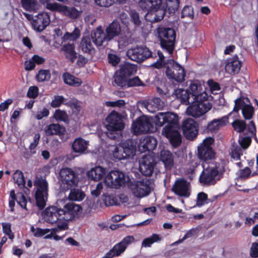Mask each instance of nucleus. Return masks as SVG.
<instances>
[{
	"label": "nucleus",
	"mask_w": 258,
	"mask_h": 258,
	"mask_svg": "<svg viewBox=\"0 0 258 258\" xmlns=\"http://www.w3.org/2000/svg\"><path fill=\"white\" fill-rule=\"evenodd\" d=\"M51 77L49 70H40L36 75V79L39 82L48 81Z\"/></svg>",
	"instance_id": "49530a36"
},
{
	"label": "nucleus",
	"mask_w": 258,
	"mask_h": 258,
	"mask_svg": "<svg viewBox=\"0 0 258 258\" xmlns=\"http://www.w3.org/2000/svg\"><path fill=\"white\" fill-rule=\"evenodd\" d=\"M154 122L158 128L166 123L167 124L164 128L168 127L169 130L179 128L178 115L170 112H158L154 118Z\"/></svg>",
	"instance_id": "1a4fd4ad"
},
{
	"label": "nucleus",
	"mask_w": 258,
	"mask_h": 258,
	"mask_svg": "<svg viewBox=\"0 0 258 258\" xmlns=\"http://www.w3.org/2000/svg\"><path fill=\"white\" fill-rule=\"evenodd\" d=\"M127 57L133 61L141 63L149 58H156L157 55L153 53L146 46H137L129 49L126 52Z\"/></svg>",
	"instance_id": "9b49d317"
},
{
	"label": "nucleus",
	"mask_w": 258,
	"mask_h": 258,
	"mask_svg": "<svg viewBox=\"0 0 258 258\" xmlns=\"http://www.w3.org/2000/svg\"><path fill=\"white\" fill-rule=\"evenodd\" d=\"M146 84L140 79L138 76L134 77L132 78H128L125 82L121 83L117 87L120 88H128L134 87L145 86Z\"/></svg>",
	"instance_id": "f704fd0d"
},
{
	"label": "nucleus",
	"mask_w": 258,
	"mask_h": 258,
	"mask_svg": "<svg viewBox=\"0 0 258 258\" xmlns=\"http://www.w3.org/2000/svg\"><path fill=\"white\" fill-rule=\"evenodd\" d=\"M44 132L47 136L53 135L61 136L64 135L66 130L63 125L58 123H51L45 127Z\"/></svg>",
	"instance_id": "c85d7f7f"
},
{
	"label": "nucleus",
	"mask_w": 258,
	"mask_h": 258,
	"mask_svg": "<svg viewBox=\"0 0 258 258\" xmlns=\"http://www.w3.org/2000/svg\"><path fill=\"white\" fill-rule=\"evenodd\" d=\"M135 241V238L133 236L128 235L124 237L119 242L123 245L125 246L126 249L128 245L134 243Z\"/></svg>",
	"instance_id": "69168bd1"
},
{
	"label": "nucleus",
	"mask_w": 258,
	"mask_h": 258,
	"mask_svg": "<svg viewBox=\"0 0 258 258\" xmlns=\"http://www.w3.org/2000/svg\"><path fill=\"white\" fill-rule=\"evenodd\" d=\"M62 78L65 84L74 87H79L82 84L81 79L76 77L69 73H64Z\"/></svg>",
	"instance_id": "4c0bfd02"
},
{
	"label": "nucleus",
	"mask_w": 258,
	"mask_h": 258,
	"mask_svg": "<svg viewBox=\"0 0 258 258\" xmlns=\"http://www.w3.org/2000/svg\"><path fill=\"white\" fill-rule=\"evenodd\" d=\"M60 212L62 213L63 222L61 224L51 229V235H53L56 232L59 231L65 230L68 229L67 222L72 221L75 218H78L82 211V207L73 202H69L61 209Z\"/></svg>",
	"instance_id": "20e7f679"
},
{
	"label": "nucleus",
	"mask_w": 258,
	"mask_h": 258,
	"mask_svg": "<svg viewBox=\"0 0 258 258\" xmlns=\"http://www.w3.org/2000/svg\"><path fill=\"white\" fill-rule=\"evenodd\" d=\"M71 190L69 195V198L71 201H81L83 200L85 197V193L81 189L75 188L74 187L70 189Z\"/></svg>",
	"instance_id": "ea45409f"
},
{
	"label": "nucleus",
	"mask_w": 258,
	"mask_h": 258,
	"mask_svg": "<svg viewBox=\"0 0 258 258\" xmlns=\"http://www.w3.org/2000/svg\"><path fill=\"white\" fill-rule=\"evenodd\" d=\"M125 246H123L120 242L115 244L113 247L107 252L111 258L120 255L125 250Z\"/></svg>",
	"instance_id": "79ce46f5"
},
{
	"label": "nucleus",
	"mask_w": 258,
	"mask_h": 258,
	"mask_svg": "<svg viewBox=\"0 0 258 258\" xmlns=\"http://www.w3.org/2000/svg\"><path fill=\"white\" fill-rule=\"evenodd\" d=\"M31 231L34 232V235L35 237H41L48 233L50 230L49 229H41L37 228L36 229L33 227H31Z\"/></svg>",
	"instance_id": "680f3d73"
},
{
	"label": "nucleus",
	"mask_w": 258,
	"mask_h": 258,
	"mask_svg": "<svg viewBox=\"0 0 258 258\" xmlns=\"http://www.w3.org/2000/svg\"><path fill=\"white\" fill-rule=\"evenodd\" d=\"M172 95H174L176 98H179L181 100V102L186 105L190 104L191 103L195 101L194 98L191 97L188 90H184L183 89H174Z\"/></svg>",
	"instance_id": "bb28decb"
},
{
	"label": "nucleus",
	"mask_w": 258,
	"mask_h": 258,
	"mask_svg": "<svg viewBox=\"0 0 258 258\" xmlns=\"http://www.w3.org/2000/svg\"><path fill=\"white\" fill-rule=\"evenodd\" d=\"M228 119V116H224L219 118L213 119L206 126H204L203 132L205 133H216L221 127L227 124Z\"/></svg>",
	"instance_id": "4be33fe9"
},
{
	"label": "nucleus",
	"mask_w": 258,
	"mask_h": 258,
	"mask_svg": "<svg viewBox=\"0 0 258 258\" xmlns=\"http://www.w3.org/2000/svg\"><path fill=\"white\" fill-rule=\"evenodd\" d=\"M251 136L242 137L239 138L238 142L242 149H246L250 145L251 143Z\"/></svg>",
	"instance_id": "6e6d98bb"
},
{
	"label": "nucleus",
	"mask_w": 258,
	"mask_h": 258,
	"mask_svg": "<svg viewBox=\"0 0 258 258\" xmlns=\"http://www.w3.org/2000/svg\"><path fill=\"white\" fill-rule=\"evenodd\" d=\"M225 172L223 163H216L214 167L204 168L200 177L199 181L204 185H214L217 180H220Z\"/></svg>",
	"instance_id": "7ed1b4c3"
},
{
	"label": "nucleus",
	"mask_w": 258,
	"mask_h": 258,
	"mask_svg": "<svg viewBox=\"0 0 258 258\" xmlns=\"http://www.w3.org/2000/svg\"><path fill=\"white\" fill-rule=\"evenodd\" d=\"M60 13L72 19H76L80 16L79 12L75 8L66 6L61 7Z\"/></svg>",
	"instance_id": "58836bf2"
},
{
	"label": "nucleus",
	"mask_w": 258,
	"mask_h": 258,
	"mask_svg": "<svg viewBox=\"0 0 258 258\" xmlns=\"http://www.w3.org/2000/svg\"><path fill=\"white\" fill-rule=\"evenodd\" d=\"M242 154V151L240 147H236L232 151L231 156L232 158L238 160L240 159V157Z\"/></svg>",
	"instance_id": "338daca9"
},
{
	"label": "nucleus",
	"mask_w": 258,
	"mask_h": 258,
	"mask_svg": "<svg viewBox=\"0 0 258 258\" xmlns=\"http://www.w3.org/2000/svg\"><path fill=\"white\" fill-rule=\"evenodd\" d=\"M207 100V99L202 98L201 101L195 100L194 102L191 103V105L187 108V113L195 117H198L207 112L211 109L212 106L209 102H204Z\"/></svg>",
	"instance_id": "dca6fc26"
},
{
	"label": "nucleus",
	"mask_w": 258,
	"mask_h": 258,
	"mask_svg": "<svg viewBox=\"0 0 258 258\" xmlns=\"http://www.w3.org/2000/svg\"><path fill=\"white\" fill-rule=\"evenodd\" d=\"M194 16V13L193 8L191 6H185L182 11L181 14V17L182 18L185 17H189L190 18H193Z\"/></svg>",
	"instance_id": "5fc2aeb1"
},
{
	"label": "nucleus",
	"mask_w": 258,
	"mask_h": 258,
	"mask_svg": "<svg viewBox=\"0 0 258 258\" xmlns=\"http://www.w3.org/2000/svg\"><path fill=\"white\" fill-rule=\"evenodd\" d=\"M106 121L107 122L106 124V128L107 130V136L112 140L117 139L118 137L117 132L121 131L125 127L123 116L113 110L108 115Z\"/></svg>",
	"instance_id": "39448f33"
},
{
	"label": "nucleus",
	"mask_w": 258,
	"mask_h": 258,
	"mask_svg": "<svg viewBox=\"0 0 258 258\" xmlns=\"http://www.w3.org/2000/svg\"><path fill=\"white\" fill-rule=\"evenodd\" d=\"M50 22V16L46 12H42L35 16L32 22L34 30L40 32L43 31Z\"/></svg>",
	"instance_id": "6ab92c4d"
},
{
	"label": "nucleus",
	"mask_w": 258,
	"mask_h": 258,
	"mask_svg": "<svg viewBox=\"0 0 258 258\" xmlns=\"http://www.w3.org/2000/svg\"><path fill=\"white\" fill-rule=\"evenodd\" d=\"M60 188L66 191L73 187L77 186L79 181V174L73 169L65 167L60 169L59 172Z\"/></svg>",
	"instance_id": "0eeeda50"
},
{
	"label": "nucleus",
	"mask_w": 258,
	"mask_h": 258,
	"mask_svg": "<svg viewBox=\"0 0 258 258\" xmlns=\"http://www.w3.org/2000/svg\"><path fill=\"white\" fill-rule=\"evenodd\" d=\"M61 208H58L56 206H51L45 209L44 212V218L47 223L51 224L57 223L61 224L63 222V217Z\"/></svg>",
	"instance_id": "a211bd4d"
},
{
	"label": "nucleus",
	"mask_w": 258,
	"mask_h": 258,
	"mask_svg": "<svg viewBox=\"0 0 258 258\" xmlns=\"http://www.w3.org/2000/svg\"><path fill=\"white\" fill-rule=\"evenodd\" d=\"M88 143L83 138L76 139L72 144L73 151L75 153H83L87 148Z\"/></svg>",
	"instance_id": "e433bc0d"
},
{
	"label": "nucleus",
	"mask_w": 258,
	"mask_h": 258,
	"mask_svg": "<svg viewBox=\"0 0 258 258\" xmlns=\"http://www.w3.org/2000/svg\"><path fill=\"white\" fill-rule=\"evenodd\" d=\"M234 129L238 133L243 132L246 128V124L244 120H236L232 123Z\"/></svg>",
	"instance_id": "3c124183"
},
{
	"label": "nucleus",
	"mask_w": 258,
	"mask_h": 258,
	"mask_svg": "<svg viewBox=\"0 0 258 258\" xmlns=\"http://www.w3.org/2000/svg\"><path fill=\"white\" fill-rule=\"evenodd\" d=\"M225 67V71L230 74L235 75L239 73L241 67V62L237 55L227 60Z\"/></svg>",
	"instance_id": "393cba45"
},
{
	"label": "nucleus",
	"mask_w": 258,
	"mask_h": 258,
	"mask_svg": "<svg viewBox=\"0 0 258 258\" xmlns=\"http://www.w3.org/2000/svg\"><path fill=\"white\" fill-rule=\"evenodd\" d=\"M154 125V119L147 116L142 115L133 121L131 128L133 133L136 135L151 133L155 132L158 128L156 125L155 127Z\"/></svg>",
	"instance_id": "423d86ee"
},
{
	"label": "nucleus",
	"mask_w": 258,
	"mask_h": 258,
	"mask_svg": "<svg viewBox=\"0 0 258 258\" xmlns=\"http://www.w3.org/2000/svg\"><path fill=\"white\" fill-rule=\"evenodd\" d=\"M189 187V183L184 178H180L176 180L172 187V191L179 197H188L190 195Z\"/></svg>",
	"instance_id": "412c9836"
},
{
	"label": "nucleus",
	"mask_w": 258,
	"mask_h": 258,
	"mask_svg": "<svg viewBox=\"0 0 258 258\" xmlns=\"http://www.w3.org/2000/svg\"><path fill=\"white\" fill-rule=\"evenodd\" d=\"M160 240L159 236L157 234H153L151 237L144 239L142 242V246L146 247H150L151 245Z\"/></svg>",
	"instance_id": "8fccbe9b"
},
{
	"label": "nucleus",
	"mask_w": 258,
	"mask_h": 258,
	"mask_svg": "<svg viewBox=\"0 0 258 258\" xmlns=\"http://www.w3.org/2000/svg\"><path fill=\"white\" fill-rule=\"evenodd\" d=\"M107 41H110L116 36H118L120 33V26L117 21H113L106 28Z\"/></svg>",
	"instance_id": "2f4dec72"
},
{
	"label": "nucleus",
	"mask_w": 258,
	"mask_h": 258,
	"mask_svg": "<svg viewBox=\"0 0 258 258\" xmlns=\"http://www.w3.org/2000/svg\"><path fill=\"white\" fill-rule=\"evenodd\" d=\"M164 5L167 8L168 11L170 14H174L179 7V1L166 0Z\"/></svg>",
	"instance_id": "a18cd8bd"
},
{
	"label": "nucleus",
	"mask_w": 258,
	"mask_h": 258,
	"mask_svg": "<svg viewBox=\"0 0 258 258\" xmlns=\"http://www.w3.org/2000/svg\"><path fill=\"white\" fill-rule=\"evenodd\" d=\"M38 88L37 86H33L29 87L27 96L29 98L34 99L38 95Z\"/></svg>",
	"instance_id": "e2e57ef3"
},
{
	"label": "nucleus",
	"mask_w": 258,
	"mask_h": 258,
	"mask_svg": "<svg viewBox=\"0 0 258 258\" xmlns=\"http://www.w3.org/2000/svg\"><path fill=\"white\" fill-rule=\"evenodd\" d=\"M13 178L19 187L23 188L25 186V179L23 172L17 170L14 174Z\"/></svg>",
	"instance_id": "de8ad7c7"
},
{
	"label": "nucleus",
	"mask_w": 258,
	"mask_h": 258,
	"mask_svg": "<svg viewBox=\"0 0 258 258\" xmlns=\"http://www.w3.org/2000/svg\"><path fill=\"white\" fill-rule=\"evenodd\" d=\"M34 185L36 188L35 194L36 204L40 210H42L45 207L47 199L48 183L46 179L37 177L34 180Z\"/></svg>",
	"instance_id": "6e6552de"
},
{
	"label": "nucleus",
	"mask_w": 258,
	"mask_h": 258,
	"mask_svg": "<svg viewBox=\"0 0 258 258\" xmlns=\"http://www.w3.org/2000/svg\"><path fill=\"white\" fill-rule=\"evenodd\" d=\"M61 51L63 52L65 58L71 63H74L78 57L77 53L75 51L74 43H67L61 48Z\"/></svg>",
	"instance_id": "cd10ccee"
},
{
	"label": "nucleus",
	"mask_w": 258,
	"mask_h": 258,
	"mask_svg": "<svg viewBox=\"0 0 258 258\" xmlns=\"http://www.w3.org/2000/svg\"><path fill=\"white\" fill-rule=\"evenodd\" d=\"M144 106L151 113L162 109L164 105V102L159 97H155L150 100H145L143 102Z\"/></svg>",
	"instance_id": "a878e982"
},
{
	"label": "nucleus",
	"mask_w": 258,
	"mask_h": 258,
	"mask_svg": "<svg viewBox=\"0 0 258 258\" xmlns=\"http://www.w3.org/2000/svg\"><path fill=\"white\" fill-rule=\"evenodd\" d=\"M80 47L83 53H86L91 57L95 53V49L93 47L91 40L89 37H84L82 38L80 42Z\"/></svg>",
	"instance_id": "473e14b6"
},
{
	"label": "nucleus",
	"mask_w": 258,
	"mask_h": 258,
	"mask_svg": "<svg viewBox=\"0 0 258 258\" xmlns=\"http://www.w3.org/2000/svg\"><path fill=\"white\" fill-rule=\"evenodd\" d=\"M151 183L148 179H143L142 180L137 181L135 186L133 189V193L139 198L148 196L151 192Z\"/></svg>",
	"instance_id": "aec40b11"
},
{
	"label": "nucleus",
	"mask_w": 258,
	"mask_h": 258,
	"mask_svg": "<svg viewBox=\"0 0 258 258\" xmlns=\"http://www.w3.org/2000/svg\"><path fill=\"white\" fill-rule=\"evenodd\" d=\"M250 255L251 257H258V242H254L251 244L250 250Z\"/></svg>",
	"instance_id": "774afa93"
},
{
	"label": "nucleus",
	"mask_w": 258,
	"mask_h": 258,
	"mask_svg": "<svg viewBox=\"0 0 258 258\" xmlns=\"http://www.w3.org/2000/svg\"><path fill=\"white\" fill-rule=\"evenodd\" d=\"M167 10L168 9L163 5L162 0H156L153 8L146 14V19L151 23L160 22L164 18Z\"/></svg>",
	"instance_id": "2eb2a0df"
},
{
	"label": "nucleus",
	"mask_w": 258,
	"mask_h": 258,
	"mask_svg": "<svg viewBox=\"0 0 258 258\" xmlns=\"http://www.w3.org/2000/svg\"><path fill=\"white\" fill-rule=\"evenodd\" d=\"M178 128L169 130L168 127L163 128L162 134L169 139L170 143L174 147L178 146L181 143V135L178 131Z\"/></svg>",
	"instance_id": "b1692460"
},
{
	"label": "nucleus",
	"mask_w": 258,
	"mask_h": 258,
	"mask_svg": "<svg viewBox=\"0 0 258 258\" xmlns=\"http://www.w3.org/2000/svg\"><path fill=\"white\" fill-rule=\"evenodd\" d=\"M181 128L183 136L187 140L193 141L198 135L199 125L193 119H185L182 122Z\"/></svg>",
	"instance_id": "f3484780"
},
{
	"label": "nucleus",
	"mask_w": 258,
	"mask_h": 258,
	"mask_svg": "<svg viewBox=\"0 0 258 258\" xmlns=\"http://www.w3.org/2000/svg\"><path fill=\"white\" fill-rule=\"evenodd\" d=\"M168 62L167 70H165L167 78L179 83L184 81L186 75L185 69L173 59H169Z\"/></svg>",
	"instance_id": "f8f14e48"
},
{
	"label": "nucleus",
	"mask_w": 258,
	"mask_h": 258,
	"mask_svg": "<svg viewBox=\"0 0 258 258\" xmlns=\"http://www.w3.org/2000/svg\"><path fill=\"white\" fill-rule=\"evenodd\" d=\"M125 151L128 157L133 156L136 152V143L133 139H127L122 143L121 147Z\"/></svg>",
	"instance_id": "c9c22d12"
},
{
	"label": "nucleus",
	"mask_w": 258,
	"mask_h": 258,
	"mask_svg": "<svg viewBox=\"0 0 258 258\" xmlns=\"http://www.w3.org/2000/svg\"><path fill=\"white\" fill-rule=\"evenodd\" d=\"M208 200V195L204 192L198 194L197 199L196 205L198 207H201L204 205L205 202Z\"/></svg>",
	"instance_id": "052dcab7"
},
{
	"label": "nucleus",
	"mask_w": 258,
	"mask_h": 258,
	"mask_svg": "<svg viewBox=\"0 0 258 258\" xmlns=\"http://www.w3.org/2000/svg\"><path fill=\"white\" fill-rule=\"evenodd\" d=\"M113 158L114 160H121L128 157V156L121 147H115L113 151Z\"/></svg>",
	"instance_id": "09e8293b"
},
{
	"label": "nucleus",
	"mask_w": 258,
	"mask_h": 258,
	"mask_svg": "<svg viewBox=\"0 0 258 258\" xmlns=\"http://www.w3.org/2000/svg\"><path fill=\"white\" fill-rule=\"evenodd\" d=\"M105 168L96 166L91 169L87 173L89 178L94 181H98L104 177V182L108 186L114 188H119L126 182L125 174L118 170H111L105 177Z\"/></svg>",
	"instance_id": "f257e3e1"
},
{
	"label": "nucleus",
	"mask_w": 258,
	"mask_h": 258,
	"mask_svg": "<svg viewBox=\"0 0 258 258\" xmlns=\"http://www.w3.org/2000/svg\"><path fill=\"white\" fill-rule=\"evenodd\" d=\"M234 102L235 105L233 111L230 112L228 116H230L232 114H234V116H236L239 110L241 109L242 115L245 119H250L252 118L254 113V108L251 104H246L244 99L241 97L235 99Z\"/></svg>",
	"instance_id": "4468645a"
},
{
	"label": "nucleus",
	"mask_w": 258,
	"mask_h": 258,
	"mask_svg": "<svg viewBox=\"0 0 258 258\" xmlns=\"http://www.w3.org/2000/svg\"><path fill=\"white\" fill-rule=\"evenodd\" d=\"M156 3V0H140L139 2V6L142 10L150 12V10L154 7Z\"/></svg>",
	"instance_id": "c03bdc74"
},
{
	"label": "nucleus",
	"mask_w": 258,
	"mask_h": 258,
	"mask_svg": "<svg viewBox=\"0 0 258 258\" xmlns=\"http://www.w3.org/2000/svg\"><path fill=\"white\" fill-rule=\"evenodd\" d=\"M160 159L164 163L166 169L170 170L174 167V156L169 151H162L160 154Z\"/></svg>",
	"instance_id": "72a5a7b5"
},
{
	"label": "nucleus",
	"mask_w": 258,
	"mask_h": 258,
	"mask_svg": "<svg viewBox=\"0 0 258 258\" xmlns=\"http://www.w3.org/2000/svg\"><path fill=\"white\" fill-rule=\"evenodd\" d=\"M214 143V139L212 137L206 138L198 146V157L203 162H207L215 158V152L211 147Z\"/></svg>",
	"instance_id": "ddd939ff"
},
{
	"label": "nucleus",
	"mask_w": 258,
	"mask_h": 258,
	"mask_svg": "<svg viewBox=\"0 0 258 258\" xmlns=\"http://www.w3.org/2000/svg\"><path fill=\"white\" fill-rule=\"evenodd\" d=\"M49 114V110L47 108L44 107L42 110H39L37 112L35 116V118L37 120H40L43 117H47Z\"/></svg>",
	"instance_id": "0e129e2a"
},
{
	"label": "nucleus",
	"mask_w": 258,
	"mask_h": 258,
	"mask_svg": "<svg viewBox=\"0 0 258 258\" xmlns=\"http://www.w3.org/2000/svg\"><path fill=\"white\" fill-rule=\"evenodd\" d=\"M91 36L93 42L98 46L103 45L104 42L107 41V35L100 26L92 32Z\"/></svg>",
	"instance_id": "7c9ffc66"
},
{
	"label": "nucleus",
	"mask_w": 258,
	"mask_h": 258,
	"mask_svg": "<svg viewBox=\"0 0 258 258\" xmlns=\"http://www.w3.org/2000/svg\"><path fill=\"white\" fill-rule=\"evenodd\" d=\"M156 139L153 137H149L144 140L142 148L144 151H150L154 150L156 147Z\"/></svg>",
	"instance_id": "a19ab883"
},
{
	"label": "nucleus",
	"mask_w": 258,
	"mask_h": 258,
	"mask_svg": "<svg viewBox=\"0 0 258 258\" xmlns=\"http://www.w3.org/2000/svg\"><path fill=\"white\" fill-rule=\"evenodd\" d=\"M22 7L26 11H34L37 8L36 0H21Z\"/></svg>",
	"instance_id": "37998d69"
},
{
	"label": "nucleus",
	"mask_w": 258,
	"mask_h": 258,
	"mask_svg": "<svg viewBox=\"0 0 258 258\" xmlns=\"http://www.w3.org/2000/svg\"><path fill=\"white\" fill-rule=\"evenodd\" d=\"M64 100V98L62 96L55 95L50 105L53 108L58 107L63 103Z\"/></svg>",
	"instance_id": "4d7b16f0"
},
{
	"label": "nucleus",
	"mask_w": 258,
	"mask_h": 258,
	"mask_svg": "<svg viewBox=\"0 0 258 258\" xmlns=\"http://www.w3.org/2000/svg\"><path fill=\"white\" fill-rule=\"evenodd\" d=\"M80 35V30L77 28H75L73 32L70 33L67 32L64 37L67 39L75 40L79 37Z\"/></svg>",
	"instance_id": "bf43d9fd"
},
{
	"label": "nucleus",
	"mask_w": 258,
	"mask_h": 258,
	"mask_svg": "<svg viewBox=\"0 0 258 258\" xmlns=\"http://www.w3.org/2000/svg\"><path fill=\"white\" fill-rule=\"evenodd\" d=\"M148 157V156H144L142 158L139 168L140 172L144 175L150 176L153 172L155 165L153 161H150Z\"/></svg>",
	"instance_id": "c756f323"
},
{
	"label": "nucleus",
	"mask_w": 258,
	"mask_h": 258,
	"mask_svg": "<svg viewBox=\"0 0 258 258\" xmlns=\"http://www.w3.org/2000/svg\"><path fill=\"white\" fill-rule=\"evenodd\" d=\"M131 20L135 26L139 27L141 25V21L140 18L139 14L135 10H132L130 13Z\"/></svg>",
	"instance_id": "864d4df0"
},
{
	"label": "nucleus",
	"mask_w": 258,
	"mask_h": 258,
	"mask_svg": "<svg viewBox=\"0 0 258 258\" xmlns=\"http://www.w3.org/2000/svg\"><path fill=\"white\" fill-rule=\"evenodd\" d=\"M137 71L136 64L129 62H125L121 64L113 75V86H117L121 83L125 82V80L135 74Z\"/></svg>",
	"instance_id": "9d476101"
},
{
	"label": "nucleus",
	"mask_w": 258,
	"mask_h": 258,
	"mask_svg": "<svg viewBox=\"0 0 258 258\" xmlns=\"http://www.w3.org/2000/svg\"><path fill=\"white\" fill-rule=\"evenodd\" d=\"M53 117L57 121L66 122L68 120V116L66 111L60 109L55 111Z\"/></svg>",
	"instance_id": "603ef678"
},
{
	"label": "nucleus",
	"mask_w": 258,
	"mask_h": 258,
	"mask_svg": "<svg viewBox=\"0 0 258 258\" xmlns=\"http://www.w3.org/2000/svg\"><path fill=\"white\" fill-rule=\"evenodd\" d=\"M156 33L161 48L169 54H172L174 49L176 39L174 29L161 25L156 28Z\"/></svg>",
	"instance_id": "f03ea898"
},
{
	"label": "nucleus",
	"mask_w": 258,
	"mask_h": 258,
	"mask_svg": "<svg viewBox=\"0 0 258 258\" xmlns=\"http://www.w3.org/2000/svg\"><path fill=\"white\" fill-rule=\"evenodd\" d=\"M189 91L195 100H202V98L207 99V93L203 91L202 86L198 80H193L189 86Z\"/></svg>",
	"instance_id": "5701e85b"
},
{
	"label": "nucleus",
	"mask_w": 258,
	"mask_h": 258,
	"mask_svg": "<svg viewBox=\"0 0 258 258\" xmlns=\"http://www.w3.org/2000/svg\"><path fill=\"white\" fill-rule=\"evenodd\" d=\"M107 58L109 63L113 67L116 66L120 61V57L113 53H109Z\"/></svg>",
	"instance_id": "13d9d810"
}]
</instances>
